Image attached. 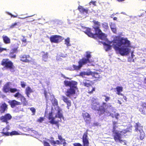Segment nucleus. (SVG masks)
I'll list each match as a JSON object with an SVG mask.
<instances>
[{
    "mask_svg": "<svg viewBox=\"0 0 146 146\" xmlns=\"http://www.w3.org/2000/svg\"><path fill=\"white\" fill-rule=\"evenodd\" d=\"M88 88V92L89 93H92L95 90V88H93L91 86H89Z\"/></svg>",
    "mask_w": 146,
    "mask_h": 146,
    "instance_id": "2f4dec72",
    "label": "nucleus"
},
{
    "mask_svg": "<svg viewBox=\"0 0 146 146\" xmlns=\"http://www.w3.org/2000/svg\"><path fill=\"white\" fill-rule=\"evenodd\" d=\"M21 85L22 88H25L26 85V83L23 81L21 82Z\"/></svg>",
    "mask_w": 146,
    "mask_h": 146,
    "instance_id": "58836bf2",
    "label": "nucleus"
},
{
    "mask_svg": "<svg viewBox=\"0 0 146 146\" xmlns=\"http://www.w3.org/2000/svg\"><path fill=\"white\" fill-rule=\"evenodd\" d=\"M116 123L115 122H113V135L114 139L116 142L119 143L123 145H125L126 143V141L125 140H122L121 138L123 135L124 136H125V134L129 131L127 130H124L122 131L115 130V127L116 126Z\"/></svg>",
    "mask_w": 146,
    "mask_h": 146,
    "instance_id": "20e7f679",
    "label": "nucleus"
},
{
    "mask_svg": "<svg viewBox=\"0 0 146 146\" xmlns=\"http://www.w3.org/2000/svg\"><path fill=\"white\" fill-rule=\"evenodd\" d=\"M78 9L81 13V14L82 15V17L83 18L87 16L88 13V10L87 9H84L82 7L79 6L78 7Z\"/></svg>",
    "mask_w": 146,
    "mask_h": 146,
    "instance_id": "4468645a",
    "label": "nucleus"
},
{
    "mask_svg": "<svg viewBox=\"0 0 146 146\" xmlns=\"http://www.w3.org/2000/svg\"><path fill=\"white\" fill-rule=\"evenodd\" d=\"M88 129H87L82 137V141L84 146H88L89 145L88 139Z\"/></svg>",
    "mask_w": 146,
    "mask_h": 146,
    "instance_id": "f8f14e48",
    "label": "nucleus"
},
{
    "mask_svg": "<svg viewBox=\"0 0 146 146\" xmlns=\"http://www.w3.org/2000/svg\"><path fill=\"white\" fill-rule=\"evenodd\" d=\"M52 102L55 107L54 111L55 113V117H54L52 116L54 113V110H52L51 113H50L49 116V119L50 122L52 124H57L58 123L61 121L62 118L64 119L61 113L62 110L58 106V102L57 100L55 98H54L51 100Z\"/></svg>",
    "mask_w": 146,
    "mask_h": 146,
    "instance_id": "7ed1b4c3",
    "label": "nucleus"
},
{
    "mask_svg": "<svg viewBox=\"0 0 146 146\" xmlns=\"http://www.w3.org/2000/svg\"><path fill=\"white\" fill-rule=\"evenodd\" d=\"M44 120V118L40 117L38 120V121L40 122H42Z\"/></svg>",
    "mask_w": 146,
    "mask_h": 146,
    "instance_id": "37998d69",
    "label": "nucleus"
},
{
    "mask_svg": "<svg viewBox=\"0 0 146 146\" xmlns=\"http://www.w3.org/2000/svg\"><path fill=\"white\" fill-rule=\"evenodd\" d=\"M73 145L74 146H82L81 144L79 143H74Z\"/></svg>",
    "mask_w": 146,
    "mask_h": 146,
    "instance_id": "79ce46f5",
    "label": "nucleus"
},
{
    "mask_svg": "<svg viewBox=\"0 0 146 146\" xmlns=\"http://www.w3.org/2000/svg\"><path fill=\"white\" fill-rule=\"evenodd\" d=\"M103 97H104V99L105 101L106 102H107L109 101L111 99V98L110 97L106 95H103Z\"/></svg>",
    "mask_w": 146,
    "mask_h": 146,
    "instance_id": "f704fd0d",
    "label": "nucleus"
},
{
    "mask_svg": "<svg viewBox=\"0 0 146 146\" xmlns=\"http://www.w3.org/2000/svg\"><path fill=\"white\" fill-rule=\"evenodd\" d=\"M110 26L112 31L114 33H116L117 32V30L115 24L111 23L110 24Z\"/></svg>",
    "mask_w": 146,
    "mask_h": 146,
    "instance_id": "393cba45",
    "label": "nucleus"
},
{
    "mask_svg": "<svg viewBox=\"0 0 146 146\" xmlns=\"http://www.w3.org/2000/svg\"><path fill=\"white\" fill-rule=\"evenodd\" d=\"M119 115V114L118 113H116L115 114V117L117 119L118 118V116Z\"/></svg>",
    "mask_w": 146,
    "mask_h": 146,
    "instance_id": "09e8293b",
    "label": "nucleus"
},
{
    "mask_svg": "<svg viewBox=\"0 0 146 146\" xmlns=\"http://www.w3.org/2000/svg\"><path fill=\"white\" fill-rule=\"evenodd\" d=\"M93 22L94 25L93 27L95 31V34L98 35L99 38L106 42H102L106 51L110 50L112 46L122 56L127 55L129 53L131 46L130 41L127 38L115 36L112 41L108 42L106 35L102 33L99 28L100 25V23L96 21Z\"/></svg>",
    "mask_w": 146,
    "mask_h": 146,
    "instance_id": "f257e3e1",
    "label": "nucleus"
},
{
    "mask_svg": "<svg viewBox=\"0 0 146 146\" xmlns=\"http://www.w3.org/2000/svg\"><path fill=\"white\" fill-rule=\"evenodd\" d=\"M83 116L87 123H90L91 118L90 115L87 112H84L82 113Z\"/></svg>",
    "mask_w": 146,
    "mask_h": 146,
    "instance_id": "dca6fc26",
    "label": "nucleus"
},
{
    "mask_svg": "<svg viewBox=\"0 0 146 146\" xmlns=\"http://www.w3.org/2000/svg\"><path fill=\"white\" fill-rule=\"evenodd\" d=\"M65 44L67 46H71V44L70 43V39L69 38H68L65 40Z\"/></svg>",
    "mask_w": 146,
    "mask_h": 146,
    "instance_id": "473e14b6",
    "label": "nucleus"
},
{
    "mask_svg": "<svg viewBox=\"0 0 146 146\" xmlns=\"http://www.w3.org/2000/svg\"><path fill=\"white\" fill-rule=\"evenodd\" d=\"M29 109L33 113V114L35 115L36 111L35 109L33 107L30 108Z\"/></svg>",
    "mask_w": 146,
    "mask_h": 146,
    "instance_id": "ea45409f",
    "label": "nucleus"
},
{
    "mask_svg": "<svg viewBox=\"0 0 146 146\" xmlns=\"http://www.w3.org/2000/svg\"><path fill=\"white\" fill-rule=\"evenodd\" d=\"M9 127L8 126H7L5 128H4L3 129V131L4 132H3V133L4 135H7L8 136L9 135V133L8 132H4L5 131H7L9 130Z\"/></svg>",
    "mask_w": 146,
    "mask_h": 146,
    "instance_id": "7c9ffc66",
    "label": "nucleus"
},
{
    "mask_svg": "<svg viewBox=\"0 0 146 146\" xmlns=\"http://www.w3.org/2000/svg\"><path fill=\"white\" fill-rule=\"evenodd\" d=\"M64 84L66 86H69L70 88L67 90L66 95L68 97H70L72 95L75 94L76 91L78 90L77 87V82L74 81H68L65 80L64 82Z\"/></svg>",
    "mask_w": 146,
    "mask_h": 146,
    "instance_id": "423d86ee",
    "label": "nucleus"
},
{
    "mask_svg": "<svg viewBox=\"0 0 146 146\" xmlns=\"http://www.w3.org/2000/svg\"><path fill=\"white\" fill-rule=\"evenodd\" d=\"M4 42L6 44L9 43L10 42V39L7 36L3 35L2 37Z\"/></svg>",
    "mask_w": 146,
    "mask_h": 146,
    "instance_id": "c85d7f7f",
    "label": "nucleus"
},
{
    "mask_svg": "<svg viewBox=\"0 0 146 146\" xmlns=\"http://www.w3.org/2000/svg\"><path fill=\"white\" fill-rule=\"evenodd\" d=\"M22 37L23 38H21V40L23 42L26 43L27 41L26 39L23 36H22Z\"/></svg>",
    "mask_w": 146,
    "mask_h": 146,
    "instance_id": "a19ab883",
    "label": "nucleus"
},
{
    "mask_svg": "<svg viewBox=\"0 0 146 146\" xmlns=\"http://www.w3.org/2000/svg\"><path fill=\"white\" fill-rule=\"evenodd\" d=\"M96 1H91L90 2L89 4L90 5H91V4H92L93 5H94V6H96Z\"/></svg>",
    "mask_w": 146,
    "mask_h": 146,
    "instance_id": "a18cd8bd",
    "label": "nucleus"
},
{
    "mask_svg": "<svg viewBox=\"0 0 146 146\" xmlns=\"http://www.w3.org/2000/svg\"><path fill=\"white\" fill-rule=\"evenodd\" d=\"M80 75L82 76H83L85 75H92L93 77H94L96 78H101V76L99 74L95 72H92L90 71L89 72H83L80 73Z\"/></svg>",
    "mask_w": 146,
    "mask_h": 146,
    "instance_id": "9d476101",
    "label": "nucleus"
},
{
    "mask_svg": "<svg viewBox=\"0 0 146 146\" xmlns=\"http://www.w3.org/2000/svg\"><path fill=\"white\" fill-rule=\"evenodd\" d=\"M139 111L142 113L145 114V111L143 110L142 108H141L139 109Z\"/></svg>",
    "mask_w": 146,
    "mask_h": 146,
    "instance_id": "8fccbe9b",
    "label": "nucleus"
},
{
    "mask_svg": "<svg viewBox=\"0 0 146 146\" xmlns=\"http://www.w3.org/2000/svg\"><path fill=\"white\" fill-rule=\"evenodd\" d=\"M57 127H58V128L59 127V125H58V124H57Z\"/></svg>",
    "mask_w": 146,
    "mask_h": 146,
    "instance_id": "e2e57ef3",
    "label": "nucleus"
},
{
    "mask_svg": "<svg viewBox=\"0 0 146 146\" xmlns=\"http://www.w3.org/2000/svg\"><path fill=\"white\" fill-rule=\"evenodd\" d=\"M89 101L91 103L92 108L94 110L98 111L100 115L104 112L107 113V111H105V109L110 111H108V113L107 114V115L108 116L112 115L111 113H110L111 111H115V109L114 108L112 107L111 105L107 106V104L106 103L103 102L102 104L100 106L99 103L97 102L96 97L92 98Z\"/></svg>",
    "mask_w": 146,
    "mask_h": 146,
    "instance_id": "f03ea898",
    "label": "nucleus"
},
{
    "mask_svg": "<svg viewBox=\"0 0 146 146\" xmlns=\"http://www.w3.org/2000/svg\"><path fill=\"white\" fill-rule=\"evenodd\" d=\"M85 30L83 31L86 34L92 38H94V34L91 32V31L90 29L85 28L84 29Z\"/></svg>",
    "mask_w": 146,
    "mask_h": 146,
    "instance_id": "6ab92c4d",
    "label": "nucleus"
},
{
    "mask_svg": "<svg viewBox=\"0 0 146 146\" xmlns=\"http://www.w3.org/2000/svg\"><path fill=\"white\" fill-rule=\"evenodd\" d=\"M17 25V23H15L14 24H13L10 26L11 28H13L15 26Z\"/></svg>",
    "mask_w": 146,
    "mask_h": 146,
    "instance_id": "49530a36",
    "label": "nucleus"
},
{
    "mask_svg": "<svg viewBox=\"0 0 146 146\" xmlns=\"http://www.w3.org/2000/svg\"><path fill=\"white\" fill-rule=\"evenodd\" d=\"M33 92L32 89L29 86L27 87L25 89V92L27 96L29 97V95Z\"/></svg>",
    "mask_w": 146,
    "mask_h": 146,
    "instance_id": "b1692460",
    "label": "nucleus"
},
{
    "mask_svg": "<svg viewBox=\"0 0 146 146\" xmlns=\"http://www.w3.org/2000/svg\"><path fill=\"white\" fill-rule=\"evenodd\" d=\"M121 13L123 14L124 15H126L125 13V12H121Z\"/></svg>",
    "mask_w": 146,
    "mask_h": 146,
    "instance_id": "6e6d98bb",
    "label": "nucleus"
},
{
    "mask_svg": "<svg viewBox=\"0 0 146 146\" xmlns=\"http://www.w3.org/2000/svg\"><path fill=\"white\" fill-rule=\"evenodd\" d=\"M14 96L17 98V99H19L21 102H24L25 100V98L22 94L19 92H17L14 95Z\"/></svg>",
    "mask_w": 146,
    "mask_h": 146,
    "instance_id": "a211bd4d",
    "label": "nucleus"
},
{
    "mask_svg": "<svg viewBox=\"0 0 146 146\" xmlns=\"http://www.w3.org/2000/svg\"><path fill=\"white\" fill-rule=\"evenodd\" d=\"M116 90L117 92L116 94L119 95L123 96V94L121 92L123 91V88L121 86H117L116 88Z\"/></svg>",
    "mask_w": 146,
    "mask_h": 146,
    "instance_id": "5701e85b",
    "label": "nucleus"
},
{
    "mask_svg": "<svg viewBox=\"0 0 146 146\" xmlns=\"http://www.w3.org/2000/svg\"><path fill=\"white\" fill-rule=\"evenodd\" d=\"M83 84L85 86L89 87L92 84V82L89 80H84L83 81Z\"/></svg>",
    "mask_w": 146,
    "mask_h": 146,
    "instance_id": "bb28decb",
    "label": "nucleus"
},
{
    "mask_svg": "<svg viewBox=\"0 0 146 146\" xmlns=\"http://www.w3.org/2000/svg\"><path fill=\"white\" fill-rule=\"evenodd\" d=\"M7 109V106L5 103H3L1 104L0 108V111L1 113H3Z\"/></svg>",
    "mask_w": 146,
    "mask_h": 146,
    "instance_id": "4be33fe9",
    "label": "nucleus"
},
{
    "mask_svg": "<svg viewBox=\"0 0 146 146\" xmlns=\"http://www.w3.org/2000/svg\"><path fill=\"white\" fill-rule=\"evenodd\" d=\"M91 65L93 66V65H93V64H92Z\"/></svg>",
    "mask_w": 146,
    "mask_h": 146,
    "instance_id": "0e129e2a",
    "label": "nucleus"
},
{
    "mask_svg": "<svg viewBox=\"0 0 146 146\" xmlns=\"http://www.w3.org/2000/svg\"><path fill=\"white\" fill-rule=\"evenodd\" d=\"M52 42L58 43L62 40V37L57 35L52 36L50 38Z\"/></svg>",
    "mask_w": 146,
    "mask_h": 146,
    "instance_id": "9b49d317",
    "label": "nucleus"
},
{
    "mask_svg": "<svg viewBox=\"0 0 146 146\" xmlns=\"http://www.w3.org/2000/svg\"><path fill=\"white\" fill-rule=\"evenodd\" d=\"M62 56V57H65V56Z\"/></svg>",
    "mask_w": 146,
    "mask_h": 146,
    "instance_id": "680f3d73",
    "label": "nucleus"
},
{
    "mask_svg": "<svg viewBox=\"0 0 146 146\" xmlns=\"http://www.w3.org/2000/svg\"><path fill=\"white\" fill-rule=\"evenodd\" d=\"M9 102L12 108L16 106L20 105L21 104L20 102H18L15 100H10Z\"/></svg>",
    "mask_w": 146,
    "mask_h": 146,
    "instance_id": "f3484780",
    "label": "nucleus"
},
{
    "mask_svg": "<svg viewBox=\"0 0 146 146\" xmlns=\"http://www.w3.org/2000/svg\"><path fill=\"white\" fill-rule=\"evenodd\" d=\"M134 56V55L133 54V53H131V56H132V58H133V56Z\"/></svg>",
    "mask_w": 146,
    "mask_h": 146,
    "instance_id": "4d7b16f0",
    "label": "nucleus"
},
{
    "mask_svg": "<svg viewBox=\"0 0 146 146\" xmlns=\"http://www.w3.org/2000/svg\"><path fill=\"white\" fill-rule=\"evenodd\" d=\"M2 45V43L0 42V52H2L3 50H7L6 48H4L1 47Z\"/></svg>",
    "mask_w": 146,
    "mask_h": 146,
    "instance_id": "e433bc0d",
    "label": "nucleus"
},
{
    "mask_svg": "<svg viewBox=\"0 0 146 146\" xmlns=\"http://www.w3.org/2000/svg\"><path fill=\"white\" fill-rule=\"evenodd\" d=\"M49 141L53 146H56V144L60 145L63 144L59 140H57L56 141H54L53 137L51 138L49 140Z\"/></svg>",
    "mask_w": 146,
    "mask_h": 146,
    "instance_id": "aec40b11",
    "label": "nucleus"
},
{
    "mask_svg": "<svg viewBox=\"0 0 146 146\" xmlns=\"http://www.w3.org/2000/svg\"><path fill=\"white\" fill-rule=\"evenodd\" d=\"M103 27L105 29H106L108 28V24L106 23H104L102 24Z\"/></svg>",
    "mask_w": 146,
    "mask_h": 146,
    "instance_id": "4c0bfd02",
    "label": "nucleus"
},
{
    "mask_svg": "<svg viewBox=\"0 0 146 146\" xmlns=\"http://www.w3.org/2000/svg\"><path fill=\"white\" fill-rule=\"evenodd\" d=\"M7 13L9 15H11L12 17H17V15H16V16H14L13 15H12L11 14V13H9V12H7Z\"/></svg>",
    "mask_w": 146,
    "mask_h": 146,
    "instance_id": "de8ad7c7",
    "label": "nucleus"
},
{
    "mask_svg": "<svg viewBox=\"0 0 146 146\" xmlns=\"http://www.w3.org/2000/svg\"><path fill=\"white\" fill-rule=\"evenodd\" d=\"M44 146H50L49 144L46 141H44Z\"/></svg>",
    "mask_w": 146,
    "mask_h": 146,
    "instance_id": "c03bdc74",
    "label": "nucleus"
},
{
    "mask_svg": "<svg viewBox=\"0 0 146 146\" xmlns=\"http://www.w3.org/2000/svg\"><path fill=\"white\" fill-rule=\"evenodd\" d=\"M21 60L25 62H28L31 60V58L29 55H23L20 56Z\"/></svg>",
    "mask_w": 146,
    "mask_h": 146,
    "instance_id": "2eb2a0df",
    "label": "nucleus"
},
{
    "mask_svg": "<svg viewBox=\"0 0 146 146\" xmlns=\"http://www.w3.org/2000/svg\"><path fill=\"white\" fill-rule=\"evenodd\" d=\"M10 84V82H7L3 88V91L4 92L7 93L10 92L11 93H14L18 91L16 88H10L9 86Z\"/></svg>",
    "mask_w": 146,
    "mask_h": 146,
    "instance_id": "6e6552de",
    "label": "nucleus"
},
{
    "mask_svg": "<svg viewBox=\"0 0 146 146\" xmlns=\"http://www.w3.org/2000/svg\"><path fill=\"white\" fill-rule=\"evenodd\" d=\"M42 58L43 60L45 62L47 61L48 57V53L42 52Z\"/></svg>",
    "mask_w": 146,
    "mask_h": 146,
    "instance_id": "cd10ccee",
    "label": "nucleus"
},
{
    "mask_svg": "<svg viewBox=\"0 0 146 146\" xmlns=\"http://www.w3.org/2000/svg\"><path fill=\"white\" fill-rule=\"evenodd\" d=\"M144 15V14H142L140 16H139V17L143 16V15Z\"/></svg>",
    "mask_w": 146,
    "mask_h": 146,
    "instance_id": "bf43d9fd",
    "label": "nucleus"
},
{
    "mask_svg": "<svg viewBox=\"0 0 146 146\" xmlns=\"http://www.w3.org/2000/svg\"><path fill=\"white\" fill-rule=\"evenodd\" d=\"M1 64L6 68L9 69L11 72L15 71V69L13 65V63L8 59H4L2 60Z\"/></svg>",
    "mask_w": 146,
    "mask_h": 146,
    "instance_id": "0eeeda50",
    "label": "nucleus"
},
{
    "mask_svg": "<svg viewBox=\"0 0 146 146\" xmlns=\"http://www.w3.org/2000/svg\"><path fill=\"white\" fill-rule=\"evenodd\" d=\"M118 103L120 104H121V101H119V100H118Z\"/></svg>",
    "mask_w": 146,
    "mask_h": 146,
    "instance_id": "603ef678",
    "label": "nucleus"
},
{
    "mask_svg": "<svg viewBox=\"0 0 146 146\" xmlns=\"http://www.w3.org/2000/svg\"><path fill=\"white\" fill-rule=\"evenodd\" d=\"M117 19V18L116 17H115L113 18V20H116Z\"/></svg>",
    "mask_w": 146,
    "mask_h": 146,
    "instance_id": "864d4df0",
    "label": "nucleus"
},
{
    "mask_svg": "<svg viewBox=\"0 0 146 146\" xmlns=\"http://www.w3.org/2000/svg\"><path fill=\"white\" fill-rule=\"evenodd\" d=\"M99 125V124L97 123H94V126H98Z\"/></svg>",
    "mask_w": 146,
    "mask_h": 146,
    "instance_id": "3c124183",
    "label": "nucleus"
},
{
    "mask_svg": "<svg viewBox=\"0 0 146 146\" xmlns=\"http://www.w3.org/2000/svg\"><path fill=\"white\" fill-rule=\"evenodd\" d=\"M17 48H14L11 50L10 54V57L12 58H15L16 56L15 53L17 51Z\"/></svg>",
    "mask_w": 146,
    "mask_h": 146,
    "instance_id": "412c9836",
    "label": "nucleus"
},
{
    "mask_svg": "<svg viewBox=\"0 0 146 146\" xmlns=\"http://www.w3.org/2000/svg\"><path fill=\"white\" fill-rule=\"evenodd\" d=\"M11 118V115L8 113L1 117L0 118V120L2 122L7 123V121L10 120Z\"/></svg>",
    "mask_w": 146,
    "mask_h": 146,
    "instance_id": "ddd939ff",
    "label": "nucleus"
},
{
    "mask_svg": "<svg viewBox=\"0 0 146 146\" xmlns=\"http://www.w3.org/2000/svg\"><path fill=\"white\" fill-rule=\"evenodd\" d=\"M135 130L140 133V138L142 140L144 137V133L142 130V127L139 123H136L135 125Z\"/></svg>",
    "mask_w": 146,
    "mask_h": 146,
    "instance_id": "1a4fd4ad",
    "label": "nucleus"
},
{
    "mask_svg": "<svg viewBox=\"0 0 146 146\" xmlns=\"http://www.w3.org/2000/svg\"><path fill=\"white\" fill-rule=\"evenodd\" d=\"M144 81H145V82L146 83V78H145V80H144Z\"/></svg>",
    "mask_w": 146,
    "mask_h": 146,
    "instance_id": "052dcab7",
    "label": "nucleus"
},
{
    "mask_svg": "<svg viewBox=\"0 0 146 146\" xmlns=\"http://www.w3.org/2000/svg\"><path fill=\"white\" fill-rule=\"evenodd\" d=\"M58 139L60 141L61 143H62L63 145L64 146L66 144L65 140L64 139L62 138V137L61 135H58Z\"/></svg>",
    "mask_w": 146,
    "mask_h": 146,
    "instance_id": "c756f323",
    "label": "nucleus"
},
{
    "mask_svg": "<svg viewBox=\"0 0 146 146\" xmlns=\"http://www.w3.org/2000/svg\"><path fill=\"white\" fill-rule=\"evenodd\" d=\"M63 76L64 78H66L67 79H68L69 78H67V77H65L63 75Z\"/></svg>",
    "mask_w": 146,
    "mask_h": 146,
    "instance_id": "13d9d810",
    "label": "nucleus"
},
{
    "mask_svg": "<svg viewBox=\"0 0 146 146\" xmlns=\"http://www.w3.org/2000/svg\"><path fill=\"white\" fill-rule=\"evenodd\" d=\"M85 56L86 58H83L79 61L78 66H77L73 65L72 66L68 67V69L70 70H78L80 69L83 65L88 63H90L91 62L89 59L91 57V52H86Z\"/></svg>",
    "mask_w": 146,
    "mask_h": 146,
    "instance_id": "39448f33",
    "label": "nucleus"
},
{
    "mask_svg": "<svg viewBox=\"0 0 146 146\" xmlns=\"http://www.w3.org/2000/svg\"><path fill=\"white\" fill-rule=\"evenodd\" d=\"M62 100L64 102L67 104L68 108L69 109V106H70L71 105V103L70 101L66 97L64 96H62Z\"/></svg>",
    "mask_w": 146,
    "mask_h": 146,
    "instance_id": "a878e982",
    "label": "nucleus"
},
{
    "mask_svg": "<svg viewBox=\"0 0 146 146\" xmlns=\"http://www.w3.org/2000/svg\"><path fill=\"white\" fill-rule=\"evenodd\" d=\"M10 135H19V134L16 131H12L10 133Z\"/></svg>",
    "mask_w": 146,
    "mask_h": 146,
    "instance_id": "c9c22d12",
    "label": "nucleus"
},
{
    "mask_svg": "<svg viewBox=\"0 0 146 146\" xmlns=\"http://www.w3.org/2000/svg\"><path fill=\"white\" fill-rule=\"evenodd\" d=\"M45 98L47 100L49 99V96H50V94L49 93H47V92L45 91L44 92Z\"/></svg>",
    "mask_w": 146,
    "mask_h": 146,
    "instance_id": "72a5a7b5",
    "label": "nucleus"
},
{
    "mask_svg": "<svg viewBox=\"0 0 146 146\" xmlns=\"http://www.w3.org/2000/svg\"><path fill=\"white\" fill-rule=\"evenodd\" d=\"M27 17H25L23 18H22L19 17L18 18H19V19H25L26 18H27Z\"/></svg>",
    "mask_w": 146,
    "mask_h": 146,
    "instance_id": "5fc2aeb1",
    "label": "nucleus"
}]
</instances>
